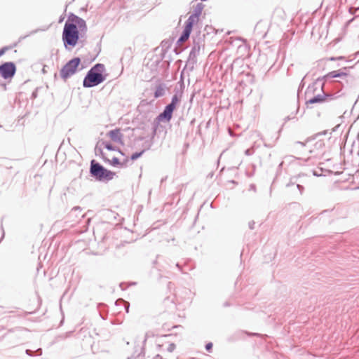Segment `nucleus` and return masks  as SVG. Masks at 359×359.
Instances as JSON below:
<instances>
[{
    "label": "nucleus",
    "mask_w": 359,
    "mask_h": 359,
    "mask_svg": "<svg viewBox=\"0 0 359 359\" xmlns=\"http://www.w3.org/2000/svg\"><path fill=\"white\" fill-rule=\"evenodd\" d=\"M104 148H106L109 151H114L115 148L109 143L104 142L103 143Z\"/></svg>",
    "instance_id": "ddd939ff"
},
{
    "label": "nucleus",
    "mask_w": 359,
    "mask_h": 359,
    "mask_svg": "<svg viewBox=\"0 0 359 359\" xmlns=\"http://www.w3.org/2000/svg\"><path fill=\"white\" fill-rule=\"evenodd\" d=\"M15 65L13 62H5L0 65V76L4 79H11L15 75Z\"/></svg>",
    "instance_id": "423d86ee"
},
{
    "label": "nucleus",
    "mask_w": 359,
    "mask_h": 359,
    "mask_svg": "<svg viewBox=\"0 0 359 359\" xmlns=\"http://www.w3.org/2000/svg\"><path fill=\"white\" fill-rule=\"evenodd\" d=\"M327 95L323 93L321 94H318L317 95L309 97L306 101V104L309 107L311 104H313L316 103H322L326 100Z\"/></svg>",
    "instance_id": "9d476101"
},
{
    "label": "nucleus",
    "mask_w": 359,
    "mask_h": 359,
    "mask_svg": "<svg viewBox=\"0 0 359 359\" xmlns=\"http://www.w3.org/2000/svg\"><path fill=\"white\" fill-rule=\"evenodd\" d=\"M212 348V343H208L205 346V348L208 351H210Z\"/></svg>",
    "instance_id": "f3484780"
},
{
    "label": "nucleus",
    "mask_w": 359,
    "mask_h": 359,
    "mask_svg": "<svg viewBox=\"0 0 359 359\" xmlns=\"http://www.w3.org/2000/svg\"><path fill=\"white\" fill-rule=\"evenodd\" d=\"M90 172L93 177L99 180H111L116 173L104 168L94 160L91 161Z\"/></svg>",
    "instance_id": "7ed1b4c3"
},
{
    "label": "nucleus",
    "mask_w": 359,
    "mask_h": 359,
    "mask_svg": "<svg viewBox=\"0 0 359 359\" xmlns=\"http://www.w3.org/2000/svg\"><path fill=\"white\" fill-rule=\"evenodd\" d=\"M104 158L107 161L114 167H125L127 165L128 162V157L123 158L121 160L119 158L112 156L111 154L104 153L103 154Z\"/></svg>",
    "instance_id": "6e6552de"
},
{
    "label": "nucleus",
    "mask_w": 359,
    "mask_h": 359,
    "mask_svg": "<svg viewBox=\"0 0 359 359\" xmlns=\"http://www.w3.org/2000/svg\"><path fill=\"white\" fill-rule=\"evenodd\" d=\"M348 76V74L345 72H343L341 70H337V71H333L331 72H329L327 74H326V78H336V77H346Z\"/></svg>",
    "instance_id": "9b49d317"
},
{
    "label": "nucleus",
    "mask_w": 359,
    "mask_h": 359,
    "mask_svg": "<svg viewBox=\"0 0 359 359\" xmlns=\"http://www.w3.org/2000/svg\"><path fill=\"white\" fill-rule=\"evenodd\" d=\"M195 18V16L191 15L185 22V27L182 35L178 40L179 43H182L185 42L187 40H188L189 35L192 31Z\"/></svg>",
    "instance_id": "0eeeda50"
},
{
    "label": "nucleus",
    "mask_w": 359,
    "mask_h": 359,
    "mask_svg": "<svg viewBox=\"0 0 359 359\" xmlns=\"http://www.w3.org/2000/svg\"><path fill=\"white\" fill-rule=\"evenodd\" d=\"M118 152L121 156H124L123 153H122L119 149H118Z\"/></svg>",
    "instance_id": "a211bd4d"
},
{
    "label": "nucleus",
    "mask_w": 359,
    "mask_h": 359,
    "mask_svg": "<svg viewBox=\"0 0 359 359\" xmlns=\"http://www.w3.org/2000/svg\"><path fill=\"white\" fill-rule=\"evenodd\" d=\"M9 47H4L1 49H0V57L2 56L8 50H9Z\"/></svg>",
    "instance_id": "2eb2a0df"
},
{
    "label": "nucleus",
    "mask_w": 359,
    "mask_h": 359,
    "mask_svg": "<svg viewBox=\"0 0 359 359\" xmlns=\"http://www.w3.org/2000/svg\"><path fill=\"white\" fill-rule=\"evenodd\" d=\"M107 136L115 142L123 143V135L119 128L110 130L107 133Z\"/></svg>",
    "instance_id": "1a4fd4ad"
},
{
    "label": "nucleus",
    "mask_w": 359,
    "mask_h": 359,
    "mask_svg": "<svg viewBox=\"0 0 359 359\" xmlns=\"http://www.w3.org/2000/svg\"><path fill=\"white\" fill-rule=\"evenodd\" d=\"M180 97L175 95L172 98L171 103L167 105L164 111L159 114L158 119L160 121L165 120L167 121H170L172 116V112L180 102Z\"/></svg>",
    "instance_id": "39448f33"
},
{
    "label": "nucleus",
    "mask_w": 359,
    "mask_h": 359,
    "mask_svg": "<svg viewBox=\"0 0 359 359\" xmlns=\"http://www.w3.org/2000/svg\"><path fill=\"white\" fill-rule=\"evenodd\" d=\"M78 26L83 29H86V25L83 20L76 18L72 22H66L62 32V41L65 47H74L79 39V32Z\"/></svg>",
    "instance_id": "f257e3e1"
},
{
    "label": "nucleus",
    "mask_w": 359,
    "mask_h": 359,
    "mask_svg": "<svg viewBox=\"0 0 359 359\" xmlns=\"http://www.w3.org/2000/svg\"><path fill=\"white\" fill-rule=\"evenodd\" d=\"M81 60L79 57H74L69 61L60 70L61 77L66 80L67 78L74 74Z\"/></svg>",
    "instance_id": "20e7f679"
},
{
    "label": "nucleus",
    "mask_w": 359,
    "mask_h": 359,
    "mask_svg": "<svg viewBox=\"0 0 359 359\" xmlns=\"http://www.w3.org/2000/svg\"><path fill=\"white\" fill-rule=\"evenodd\" d=\"M164 95V89L162 86H159L156 88V91L154 93V97L156 98L161 97Z\"/></svg>",
    "instance_id": "f8f14e48"
},
{
    "label": "nucleus",
    "mask_w": 359,
    "mask_h": 359,
    "mask_svg": "<svg viewBox=\"0 0 359 359\" xmlns=\"http://www.w3.org/2000/svg\"><path fill=\"white\" fill-rule=\"evenodd\" d=\"M143 153H144V151H142L141 152H139V153H137H137H134L131 156V159L133 160V161L136 160L137 158L141 156Z\"/></svg>",
    "instance_id": "4468645a"
},
{
    "label": "nucleus",
    "mask_w": 359,
    "mask_h": 359,
    "mask_svg": "<svg viewBox=\"0 0 359 359\" xmlns=\"http://www.w3.org/2000/svg\"><path fill=\"white\" fill-rule=\"evenodd\" d=\"M175 348V345L174 344H169L167 350L169 351V352H172L174 351V349Z\"/></svg>",
    "instance_id": "dca6fc26"
},
{
    "label": "nucleus",
    "mask_w": 359,
    "mask_h": 359,
    "mask_svg": "<svg viewBox=\"0 0 359 359\" xmlns=\"http://www.w3.org/2000/svg\"><path fill=\"white\" fill-rule=\"evenodd\" d=\"M105 67L102 64H97L92 67L83 80V86L90 88L102 83L106 76L104 75Z\"/></svg>",
    "instance_id": "f03ea898"
}]
</instances>
